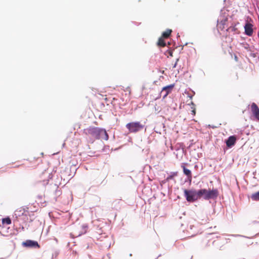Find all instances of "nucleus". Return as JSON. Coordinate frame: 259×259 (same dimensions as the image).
Masks as SVG:
<instances>
[{
	"instance_id": "nucleus-1",
	"label": "nucleus",
	"mask_w": 259,
	"mask_h": 259,
	"mask_svg": "<svg viewBox=\"0 0 259 259\" xmlns=\"http://www.w3.org/2000/svg\"><path fill=\"white\" fill-rule=\"evenodd\" d=\"M84 133L87 135L92 136L95 139H102L108 140V135L105 129L98 127L90 126L84 130Z\"/></svg>"
},
{
	"instance_id": "nucleus-2",
	"label": "nucleus",
	"mask_w": 259,
	"mask_h": 259,
	"mask_svg": "<svg viewBox=\"0 0 259 259\" xmlns=\"http://www.w3.org/2000/svg\"><path fill=\"white\" fill-rule=\"evenodd\" d=\"M198 190L195 189H184V195L188 202H194L199 199Z\"/></svg>"
},
{
	"instance_id": "nucleus-3",
	"label": "nucleus",
	"mask_w": 259,
	"mask_h": 259,
	"mask_svg": "<svg viewBox=\"0 0 259 259\" xmlns=\"http://www.w3.org/2000/svg\"><path fill=\"white\" fill-rule=\"evenodd\" d=\"M125 127L130 133H136L142 131L145 127V125L139 121H135L127 123Z\"/></svg>"
},
{
	"instance_id": "nucleus-4",
	"label": "nucleus",
	"mask_w": 259,
	"mask_h": 259,
	"mask_svg": "<svg viewBox=\"0 0 259 259\" xmlns=\"http://www.w3.org/2000/svg\"><path fill=\"white\" fill-rule=\"evenodd\" d=\"M22 245L23 247L29 248H39L40 247L37 241L29 239L23 242Z\"/></svg>"
},
{
	"instance_id": "nucleus-5",
	"label": "nucleus",
	"mask_w": 259,
	"mask_h": 259,
	"mask_svg": "<svg viewBox=\"0 0 259 259\" xmlns=\"http://www.w3.org/2000/svg\"><path fill=\"white\" fill-rule=\"evenodd\" d=\"M175 86V84H171L165 87H164L160 92V96L164 99L170 93H171L172 89Z\"/></svg>"
},
{
	"instance_id": "nucleus-6",
	"label": "nucleus",
	"mask_w": 259,
	"mask_h": 259,
	"mask_svg": "<svg viewBox=\"0 0 259 259\" xmlns=\"http://www.w3.org/2000/svg\"><path fill=\"white\" fill-rule=\"evenodd\" d=\"M219 196V191L217 189L207 190V200L210 199L215 200Z\"/></svg>"
},
{
	"instance_id": "nucleus-7",
	"label": "nucleus",
	"mask_w": 259,
	"mask_h": 259,
	"mask_svg": "<svg viewBox=\"0 0 259 259\" xmlns=\"http://www.w3.org/2000/svg\"><path fill=\"white\" fill-rule=\"evenodd\" d=\"M253 25L252 24L246 22L244 26L245 34L249 36H252L253 32Z\"/></svg>"
},
{
	"instance_id": "nucleus-8",
	"label": "nucleus",
	"mask_w": 259,
	"mask_h": 259,
	"mask_svg": "<svg viewBox=\"0 0 259 259\" xmlns=\"http://www.w3.org/2000/svg\"><path fill=\"white\" fill-rule=\"evenodd\" d=\"M27 214L25 211L23 212L21 210L20 211H16L15 212V215L16 216V219L13 220V223L14 225H16L19 221V220L21 219V216L25 215L26 216Z\"/></svg>"
},
{
	"instance_id": "nucleus-9",
	"label": "nucleus",
	"mask_w": 259,
	"mask_h": 259,
	"mask_svg": "<svg viewBox=\"0 0 259 259\" xmlns=\"http://www.w3.org/2000/svg\"><path fill=\"white\" fill-rule=\"evenodd\" d=\"M236 138L235 136H231L229 137L226 141V145L229 148L232 147L236 143Z\"/></svg>"
},
{
	"instance_id": "nucleus-10",
	"label": "nucleus",
	"mask_w": 259,
	"mask_h": 259,
	"mask_svg": "<svg viewBox=\"0 0 259 259\" xmlns=\"http://www.w3.org/2000/svg\"><path fill=\"white\" fill-rule=\"evenodd\" d=\"M251 109L254 117L259 120V108L255 103H253L251 104Z\"/></svg>"
},
{
	"instance_id": "nucleus-11",
	"label": "nucleus",
	"mask_w": 259,
	"mask_h": 259,
	"mask_svg": "<svg viewBox=\"0 0 259 259\" xmlns=\"http://www.w3.org/2000/svg\"><path fill=\"white\" fill-rule=\"evenodd\" d=\"M198 190V195L199 199L203 198L207 200V190L206 189H201Z\"/></svg>"
},
{
	"instance_id": "nucleus-12",
	"label": "nucleus",
	"mask_w": 259,
	"mask_h": 259,
	"mask_svg": "<svg viewBox=\"0 0 259 259\" xmlns=\"http://www.w3.org/2000/svg\"><path fill=\"white\" fill-rule=\"evenodd\" d=\"M181 167L183 168L184 174L187 176L188 179H189L191 181L192 179L191 171L190 169L187 168L185 166L184 163L182 164Z\"/></svg>"
},
{
	"instance_id": "nucleus-13",
	"label": "nucleus",
	"mask_w": 259,
	"mask_h": 259,
	"mask_svg": "<svg viewBox=\"0 0 259 259\" xmlns=\"http://www.w3.org/2000/svg\"><path fill=\"white\" fill-rule=\"evenodd\" d=\"M122 200L121 199H116L112 203V207L116 210L120 208Z\"/></svg>"
},
{
	"instance_id": "nucleus-14",
	"label": "nucleus",
	"mask_w": 259,
	"mask_h": 259,
	"mask_svg": "<svg viewBox=\"0 0 259 259\" xmlns=\"http://www.w3.org/2000/svg\"><path fill=\"white\" fill-rule=\"evenodd\" d=\"M178 176L177 171H171L170 172V175L166 178V181H170L173 180L174 178Z\"/></svg>"
},
{
	"instance_id": "nucleus-15",
	"label": "nucleus",
	"mask_w": 259,
	"mask_h": 259,
	"mask_svg": "<svg viewBox=\"0 0 259 259\" xmlns=\"http://www.w3.org/2000/svg\"><path fill=\"white\" fill-rule=\"evenodd\" d=\"M250 198L253 201H259V191L252 194Z\"/></svg>"
},
{
	"instance_id": "nucleus-16",
	"label": "nucleus",
	"mask_w": 259,
	"mask_h": 259,
	"mask_svg": "<svg viewBox=\"0 0 259 259\" xmlns=\"http://www.w3.org/2000/svg\"><path fill=\"white\" fill-rule=\"evenodd\" d=\"M171 32H172L171 30L167 29L165 31H164L162 33V37L168 38L170 36Z\"/></svg>"
},
{
	"instance_id": "nucleus-17",
	"label": "nucleus",
	"mask_w": 259,
	"mask_h": 259,
	"mask_svg": "<svg viewBox=\"0 0 259 259\" xmlns=\"http://www.w3.org/2000/svg\"><path fill=\"white\" fill-rule=\"evenodd\" d=\"M157 45L161 47H164L165 46L166 44H165V42H164V40L163 37H161L159 38L158 42H157Z\"/></svg>"
},
{
	"instance_id": "nucleus-18",
	"label": "nucleus",
	"mask_w": 259,
	"mask_h": 259,
	"mask_svg": "<svg viewBox=\"0 0 259 259\" xmlns=\"http://www.w3.org/2000/svg\"><path fill=\"white\" fill-rule=\"evenodd\" d=\"M12 223L11 220L10 218L7 217L2 219V223L3 224L10 225Z\"/></svg>"
},
{
	"instance_id": "nucleus-19",
	"label": "nucleus",
	"mask_w": 259,
	"mask_h": 259,
	"mask_svg": "<svg viewBox=\"0 0 259 259\" xmlns=\"http://www.w3.org/2000/svg\"><path fill=\"white\" fill-rule=\"evenodd\" d=\"M54 187L55 188L56 190H55V195L56 196H60L61 193H62V192L60 190H59L58 189V187H57L56 188V185H54Z\"/></svg>"
},
{
	"instance_id": "nucleus-20",
	"label": "nucleus",
	"mask_w": 259,
	"mask_h": 259,
	"mask_svg": "<svg viewBox=\"0 0 259 259\" xmlns=\"http://www.w3.org/2000/svg\"><path fill=\"white\" fill-rule=\"evenodd\" d=\"M208 235H212L213 236V237H212L213 238H219V236L217 235V233H210Z\"/></svg>"
},
{
	"instance_id": "nucleus-21",
	"label": "nucleus",
	"mask_w": 259,
	"mask_h": 259,
	"mask_svg": "<svg viewBox=\"0 0 259 259\" xmlns=\"http://www.w3.org/2000/svg\"><path fill=\"white\" fill-rule=\"evenodd\" d=\"M82 229L84 230V233H85L86 232V231H87V229H88V225H85V224L83 225L82 226Z\"/></svg>"
},
{
	"instance_id": "nucleus-22",
	"label": "nucleus",
	"mask_w": 259,
	"mask_h": 259,
	"mask_svg": "<svg viewBox=\"0 0 259 259\" xmlns=\"http://www.w3.org/2000/svg\"><path fill=\"white\" fill-rule=\"evenodd\" d=\"M231 236H234V237L240 236V237H243L247 238V237H246L245 236H242V235H231Z\"/></svg>"
},
{
	"instance_id": "nucleus-23",
	"label": "nucleus",
	"mask_w": 259,
	"mask_h": 259,
	"mask_svg": "<svg viewBox=\"0 0 259 259\" xmlns=\"http://www.w3.org/2000/svg\"><path fill=\"white\" fill-rule=\"evenodd\" d=\"M169 181H166V178L164 180L161 181L162 184H165L166 183L168 182Z\"/></svg>"
},
{
	"instance_id": "nucleus-24",
	"label": "nucleus",
	"mask_w": 259,
	"mask_h": 259,
	"mask_svg": "<svg viewBox=\"0 0 259 259\" xmlns=\"http://www.w3.org/2000/svg\"><path fill=\"white\" fill-rule=\"evenodd\" d=\"M248 47H249L248 45H247V44H245V45H244V48H245V49H248Z\"/></svg>"
},
{
	"instance_id": "nucleus-25",
	"label": "nucleus",
	"mask_w": 259,
	"mask_h": 259,
	"mask_svg": "<svg viewBox=\"0 0 259 259\" xmlns=\"http://www.w3.org/2000/svg\"><path fill=\"white\" fill-rule=\"evenodd\" d=\"M248 69L252 71V66H249Z\"/></svg>"
},
{
	"instance_id": "nucleus-26",
	"label": "nucleus",
	"mask_w": 259,
	"mask_h": 259,
	"mask_svg": "<svg viewBox=\"0 0 259 259\" xmlns=\"http://www.w3.org/2000/svg\"><path fill=\"white\" fill-rule=\"evenodd\" d=\"M47 181V182H46V181H44V183H43V184H44V185L47 184L48 183V181H49V180H48Z\"/></svg>"
},
{
	"instance_id": "nucleus-27",
	"label": "nucleus",
	"mask_w": 259,
	"mask_h": 259,
	"mask_svg": "<svg viewBox=\"0 0 259 259\" xmlns=\"http://www.w3.org/2000/svg\"><path fill=\"white\" fill-rule=\"evenodd\" d=\"M188 97H189L190 99H192L193 96V95H188Z\"/></svg>"
},
{
	"instance_id": "nucleus-28",
	"label": "nucleus",
	"mask_w": 259,
	"mask_h": 259,
	"mask_svg": "<svg viewBox=\"0 0 259 259\" xmlns=\"http://www.w3.org/2000/svg\"><path fill=\"white\" fill-rule=\"evenodd\" d=\"M192 114H193V115H195V110H193L192 111Z\"/></svg>"
},
{
	"instance_id": "nucleus-29",
	"label": "nucleus",
	"mask_w": 259,
	"mask_h": 259,
	"mask_svg": "<svg viewBox=\"0 0 259 259\" xmlns=\"http://www.w3.org/2000/svg\"><path fill=\"white\" fill-rule=\"evenodd\" d=\"M42 196H41V195H38V199H41L42 198Z\"/></svg>"
},
{
	"instance_id": "nucleus-30",
	"label": "nucleus",
	"mask_w": 259,
	"mask_h": 259,
	"mask_svg": "<svg viewBox=\"0 0 259 259\" xmlns=\"http://www.w3.org/2000/svg\"><path fill=\"white\" fill-rule=\"evenodd\" d=\"M255 174H256V171H255V172H254L253 173V175H254V176H255Z\"/></svg>"
},
{
	"instance_id": "nucleus-31",
	"label": "nucleus",
	"mask_w": 259,
	"mask_h": 259,
	"mask_svg": "<svg viewBox=\"0 0 259 259\" xmlns=\"http://www.w3.org/2000/svg\"><path fill=\"white\" fill-rule=\"evenodd\" d=\"M177 66L174 65L173 66V68H176Z\"/></svg>"
},
{
	"instance_id": "nucleus-32",
	"label": "nucleus",
	"mask_w": 259,
	"mask_h": 259,
	"mask_svg": "<svg viewBox=\"0 0 259 259\" xmlns=\"http://www.w3.org/2000/svg\"><path fill=\"white\" fill-rule=\"evenodd\" d=\"M197 165L195 166V168H197Z\"/></svg>"
},
{
	"instance_id": "nucleus-33",
	"label": "nucleus",
	"mask_w": 259,
	"mask_h": 259,
	"mask_svg": "<svg viewBox=\"0 0 259 259\" xmlns=\"http://www.w3.org/2000/svg\"><path fill=\"white\" fill-rule=\"evenodd\" d=\"M195 236V235H191V237H193V236Z\"/></svg>"
}]
</instances>
